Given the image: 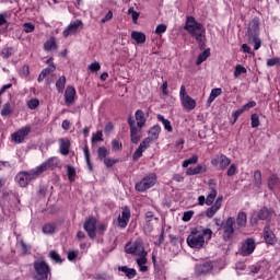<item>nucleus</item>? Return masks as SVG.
I'll return each instance as SVG.
<instances>
[{"label":"nucleus","instance_id":"51","mask_svg":"<svg viewBox=\"0 0 280 280\" xmlns=\"http://www.w3.org/2000/svg\"><path fill=\"white\" fill-rule=\"evenodd\" d=\"M259 115L253 114L252 115V128H259Z\"/></svg>","mask_w":280,"mask_h":280},{"label":"nucleus","instance_id":"17","mask_svg":"<svg viewBox=\"0 0 280 280\" xmlns=\"http://www.w3.org/2000/svg\"><path fill=\"white\" fill-rule=\"evenodd\" d=\"M83 23L82 20H75L71 22L62 32L63 37L68 38V36H73V34H78V30L82 27Z\"/></svg>","mask_w":280,"mask_h":280},{"label":"nucleus","instance_id":"2","mask_svg":"<svg viewBox=\"0 0 280 280\" xmlns=\"http://www.w3.org/2000/svg\"><path fill=\"white\" fill-rule=\"evenodd\" d=\"M184 30L188 32L197 43H205V34H207V30H205V25L196 21V18L187 16Z\"/></svg>","mask_w":280,"mask_h":280},{"label":"nucleus","instance_id":"60","mask_svg":"<svg viewBox=\"0 0 280 280\" xmlns=\"http://www.w3.org/2000/svg\"><path fill=\"white\" fill-rule=\"evenodd\" d=\"M191 218H194V211L190 210V211L184 212L182 220L184 222H189V220H191Z\"/></svg>","mask_w":280,"mask_h":280},{"label":"nucleus","instance_id":"1","mask_svg":"<svg viewBox=\"0 0 280 280\" xmlns=\"http://www.w3.org/2000/svg\"><path fill=\"white\" fill-rule=\"evenodd\" d=\"M212 235L213 231L209 228H195L187 236L186 242L190 248L201 250V248H205V246H207V241L211 240Z\"/></svg>","mask_w":280,"mask_h":280},{"label":"nucleus","instance_id":"18","mask_svg":"<svg viewBox=\"0 0 280 280\" xmlns=\"http://www.w3.org/2000/svg\"><path fill=\"white\" fill-rule=\"evenodd\" d=\"M97 226V220H95V218L91 217L90 219H86L83 228L84 231H86L89 237H91L92 240L95 237V231Z\"/></svg>","mask_w":280,"mask_h":280},{"label":"nucleus","instance_id":"62","mask_svg":"<svg viewBox=\"0 0 280 280\" xmlns=\"http://www.w3.org/2000/svg\"><path fill=\"white\" fill-rule=\"evenodd\" d=\"M0 56H2V58H9L12 56V49L10 48H3Z\"/></svg>","mask_w":280,"mask_h":280},{"label":"nucleus","instance_id":"21","mask_svg":"<svg viewBox=\"0 0 280 280\" xmlns=\"http://www.w3.org/2000/svg\"><path fill=\"white\" fill-rule=\"evenodd\" d=\"M58 143H59V152L62 154V156H67V154H69V150L71 148V140L60 138L58 140Z\"/></svg>","mask_w":280,"mask_h":280},{"label":"nucleus","instance_id":"36","mask_svg":"<svg viewBox=\"0 0 280 280\" xmlns=\"http://www.w3.org/2000/svg\"><path fill=\"white\" fill-rule=\"evenodd\" d=\"M222 95V89L215 88L211 90L210 96L208 98V104H213L215 97H220Z\"/></svg>","mask_w":280,"mask_h":280},{"label":"nucleus","instance_id":"40","mask_svg":"<svg viewBox=\"0 0 280 280\" xmlns=\"http://www.w3.org/2000/svg\"><path fill=\"white\" fill-rule=\"evenodd\" d=\"M97 154H98L100 161H104V159H106V156H108V154H110V151L108 149H106L105 147H101L97 150Z\"/></svg>","mask_w":280,"mask_h":280},{"label":"nucleus","instance_id":"22","mask_svg":"<svg viewBox=\"0 0 280 280\" xmlns=\"http://www.w3.org/2000/svg\"><path fill=\"white\" fill-rule=\"evenodd\" d=\"M211 270H213V265L207 261L196 265L195 272L196 275H207V272H211Z\"/></svg>","mask_w":280,"mask_h":280},{"label":"nucleus","instance_id":"56","mask_svg":"<svg viewBox=\"0 0 280 280\" xmlns=\"http://www.w3.org/2000/svg\"><path fill=\"white\" fill-rule=\"evenodd\" d=\"M276 65H280V58L275 57L267 60V67H275Z\"/></svg>","mask_w":280,"mask_h":280},{"label":"nucleus","instance_id":"64","mask_svg":"<svg viewBox=\"0 0 280 280\" xmlns=\"http://www.w3.org/2000/svg\"><path fill=\"white\" fill-rule=\"evenodd\" d=\"M83 152H84V156H85V161L88 163L89 170H93V166L91 165V160L89 159V149L83 148Z\"/></svg>","mask_w":280,"mask_h":280},{"label":"nucleus","instance_id":"31","mask_svg":"<svg viewBox=\"0 0 280 280\" xmlns=\"http://www.w3.org/2000/svg\"><path fill=\"white\" fill-rule=\"evenodd\" d=\"M56 49H58V44H56V38L51 37L44 43L45 51H54Z\"/></svg>","mask_w":280,"mask_h":280},{"label":"nucleus","instance_id":"47","mask_svg":"<svg viewBox=\"0 0 280 280\" xmlns=\"http://www.w3.org/2000/svg\"><path fill=\"white\" fill-rule=\"evenodd\" d=\"M268 215H270V210H268V208L260 209L258 213L259 220H267Z\"/></svg>","mask_w":280,"mask_h":280},{"label":"nucleus","instance_id":"55","mask_svg":"<svg viewBox=\"0 0 280 280\" xmlns=\"http://www.w3.org/2000/svg\"><path fill=\"white\" fill-rule=\"evenodd\" d=\"M167 32V25L159 24L155 28V34H165Z\"/></svg>","mask_w":280,"mask_h":280},{"label":"nucleus","instance_id":"58","mask_svg":"<svg viewBox=\"0 0 280 280\" xmlns=\"http://www.w3.org/2000/svg\"><path fill=\"white\" fill-rule=\"evenodd\" d=\"M103 137L104 135L102 133V131H96L92 135V141H104Z\"/></svg>","mask_w":280,"mask_h":280},{"label":"nucleus","instance_id":"61","mask_svg":"<svg viewBox=\"0 0 280 280\" xmlns=\"http://www.w3.org/2000/svg\"><path fill=\"white\" fill-rule=\"evenodd\" d=\"M20 74L23 78H27V75H30V66H23L22 69L20 70Z\"/></svg>","mask_w":280,"mask_h":280},{"label":"nucleus","instance_id":"59","mask_svg":"<svg viewBox=\"0 0 280 280\" xmlns=\"http://www.w3.org/2000/svg\"><path fill=\"white\" fill-rule=\"evenodd\" d=\"M257 106V102L249 101L247 104L243 105V110H250V108H255Z\"/></svg>","mask_w":280,"mask_h":280},{"label":"nucleus","instance_id":"16","mask_svg":"<svg viewBox=\"0 0 280 280\" xmlns=\"http://www.w3.org/2000/svg\"><path fill=\"white\" fill-rule=\"evenodd\" d=\"M128 124H129V128H130L131 141L133 143H139V141H141V129L139 130L137 128V125L135 124V118H132V117L128 118Z\"/></svg>","mask_w":280,"mask_h":280},{"label":"nucleus","instance_id":"45","mask_svg":"<svg viewBox=\"0 0 280 280\" xmlns=\"http://www.w3.org/2000/svg\"><path fill=\"white\" fill-rule=\"evenodd\" d=\"M67 174L70 183H73L75 180V168L73 166L67 167Z\"/></svg>","mask_w":280,"mask_h":280},{"label":"nucleus","instance_id":"20","mask_svg":"<svg viewBox=\"0 0 280 280\" xmlns=\"http://www.w3.org/2000/svg\"><path fill=\"white\" fill-rule=\"evenodd\" d=\"M65 102L67 106H71L75 102V88L68 85L65 92Z\"/></svg>","mask_w":280,"mask_h":280},{"label":"nucleus","instance_id":"19","mask_svg":"<svg viewBox=\"0 0 280 280\" xmlns=\"http://www.w3.org/2000/svg\"><path fill=\"white\" fill-rule=\"evenodd\" d=\"M224 200V196L220 195L215 202L207 209L206 211V215L207 218H213L215 215V213H218L220 211V209H222V202Z\"/></svg>","mask_w":280,"mask_h":280},{"label":"nucleus","instance_id":"41","mask_svg":"<svg viewBox=\"0 0 280 280\" xmlns=\"http://www.w3.org/2000/svg\"><path fill=\"white\" fill-rule=\"evenodd\" d=\"M198 163V155L194 154L190 159L183 162V167H189V165H196Z\"/></svg>","mask_w":280,"mask_h":280},{"label":"nucleus","instance_id":"11","mask_svg":"<svg viewBox=\"0 0 280 280\" xmlns=\"http://www.w3.org/2000/svg\"><path fill=\"white\" fill-rule=\"evenodd\" d=\"M60 165V160L57 156L49 158L45 162H43L39 166L36 167L37 172L43 174L44 172H47V170H51L54 167H58Z\"/></svg>","mask_w":280,"mask_h":280},{"label":"nucleus","instance_id":"28","mask_svg":"<svg viewBox=\"0 0 280 280\" xmlns=\"http://www.w3.org/2000/svg\"><path fill=\"white\" fill-rule=\"evenodd\" d=\"M247 222H248V218L246 215V212H238L236 217L237 229H246Z\"/></svg>","mask_w":280,"mask_h":280},{"label":"nucleus","instance_id":"46","mask_svg":"<svg viewBox=\"0 0 280 280\" xmlns=\"http://www.w3.org/2000/svg\"><path fill=\"white\" fill-rule=\"evenodd\" d=\"M103 163H104L105 167H113V165L119 163V160L106 158L103 160Z\"/></svg>","mask_w":280,"mask_h":280},{"label":"nucleus","instance_id":"29","mask_svg":"<svg viewBox=\"0 0 280 280\" xmlns=\"http://www.w3.org/2000/svg\"><path fill=\"white\" fill-rule=\"evenodd\" d=\"M118 270L124 272L127 279H135L137 277V270L132 268H128V266L119 267Z\"/></svg>","mask_w":280,"mask_h":280},{"label":"nucleus","instance_id":"23","mask_svg":"<svg viewBox=\"0 0 280 280\" xmlns=\"http://www.w3.org/2000/svg\"><path fill=\"white\" fill-rule=\"evenodd\" d=\"M207 172V164H198L195 167H189L186 171L187 176H196L198 174H205Z\"/></svg>","mask_w":280,"mask_h":280},{"label":"nucleus","instance_id":"32","mask_svg":"<svg viewBox=\"0 0 280 280\" xmlns=\"http://www.w3.org/2000/svg\"><path fill=\"white\" fill-rule=\"evenodd\" d=\"M54 62V58H49L46 61V65H48L47 68H45L44 70H42V73L47 78V75H49L50 73H54V71H56V66L52 63Z\"/></svg>","mask_w":280,"mask_h":280},{"label":"nucleus","instance_id":"12","mask_svg":"<svg viewBox=\"0 0 280 280\" xmlns=\"http://www.w3.org/2000/svg\"><path fill=\"white\" fill-rule=\"evenodd\" d=\"M30 132H32V128L30 126L22 127L11 135V139L14 143H23L25 141V137H27Z\"/></svg>","mask_w":280,"mask_h":280},{"label":"nucleus","instance_id":"13","mask_svg":"<svg viewBox=\"0 0 280 280\" xmlns=\"http://www.w3.org/2000/svg\"><path fill=\"white\" fill-rule=\"evenodd\" d=\"M153 143L154 141L150 140V138H144L133 153V161H139L148 148H150Z\"/></svg>","mask_w":280,"mask_h":280},{"label":"nucleus","instance_id":"3","mask_svg":"<svg viewBox=\"0 0 280 280\" xmlns=\"http://www.w3.org/2000/svg\"><path fill=\"white\" fill-rule=\"evenodd\" d=\"M247 37L249 45H254V49L257 51L261 47V39L259 38V19L255 18L249 22Z\"/></svg>","mask_w":280,"mask_h":280},{"label":"nucleus","instance_id":"54","mask_svg":"<svg viewBox=\"0 0 280 280\" xmlns=\"http://www.w3.org/2000/svg\"><path fill=\"white\" fill-rule=\"evenodd\" d=\"M128 14H131L133 23H137V21H139V13L135 11V8H129Z\"/></svg>","mask_w":280,"mask_h":280},{"label":"nucleus","instance_id":"39","mask_svg":"<svg viewBox=\"0 0 280 280\" xmlns=\"http://www.w3.org/2000/svg\"><path fill=\"white\" fill-rule=\"evenodd\" d=\"M209 56H211V49H206L203 50L199 56H198V59H197V62L196 65H202V62H205V60H207V58H209Z\"/></svg>","mask_w":280,"mask_h":280},{"label":"nucleus","instance_id":"30","mask_svg":"<svg viewBox=\"0 0 280 280\" xmlns=\"http://www.w3.org/2000/svg\"><path fill=\"white\" fill-rule=\"evenodd\" d=\"M137 264L139 266L140 272H148V266L145 265L148 264V255L139 256V258H137Z\"/></svg>","mask_w":280,"mask_h":280},{"label":"nucleus","instance_id":"38","mask_svg":"<svg viewBox=\"0 0 280 280\" xmlns=\"http://www.w3.org/2000/svg\"><path fill=\"white\" fill-rule=\"evenodd\" d=\"M280 180H279V176L277 175H271L268 179V188L269 189H276V187L279 185Z\"/></svg>","mask_w":280,"mask_h":280},{"label":"nucleus","instance_id":"50","mask_svg":"<svg viewBox=\"0 0 280 280\" xmlns=\"http://www.w3.org/2000/svg\"><path fill=\"white\" fill-rule=\"evenodd\" d=\"M49 257L50 259H52V261H56V264H62V258H60V255H58V253L50 252Z\"/></svg>","mask_w":280,"mask_h":280},{"label":"nucleus","instance_id":"33","mask_svg":"<svg viewBox=\"0 0 280 280\" xmlns=\"http://www.w3.org/2000/svg\"><path fill=\"white\" fill-rule=\"evenodd\" d=\"M218 197V190L215 188H211L210 192L206 197L207 207H211L213 202H215V198Z\"/></svg>","mask_w":280,"mask_h":280},{"label":"nucleus","instance_id":"43","mask_svg":"<svg viewBox=\"0 0 280 280\" xmlns=\"http://www.w3.org/2000/svg\"><path fill=\"white\" fill-rule=\"evenodd\" d=\"M242 73H247L246 68L242 65H236L235 71H234V78H240Z\"/></svg>","mask_w":280,"mask_h":280},{"label":"nucleus","instance_id":"8","mask_svg":"<svg viewBox=\"0 0 280 280\" xmlns=\"http://www.w3.org/2000/svg\"><path fill=\"white\" fill-rule=\"evenodd\" d=\"M179 100L182 102L183 108H186V110H194V108H196V100L191 98V96L187 94V90L185 89V85L180 86Z\"/></svg>","mask_w":280,"mask_h":280},{"label":"nucleus","instance_id":"10","mask_svg":"<svg viewBox=\"0 0 280 280\" xmlns=\"http://www.w3.org/2000/svg\"><path fill=\"white\" fill-rule=\"evenodd\" d=\"M211 165L213 167H219L220 170H222V172H224V170H226V167H229V165H231V159H229L224 154H217L211 160Z\"/></svg>","mask_w":280,"mask_h":280},{"label":"nucleus","instance_id":"25","mask_svg":"<svg viewBox=\"0 0 280 280\" xmlns=\"http://www.w3.org/2000/svg\"><path fill=\"white\" fill-rule=\"evenodd\" d=\"M265 242L266 244H277V236L275 235L273 232L270 231L269 226L265 228V233H264Z\"/></svg>","mask_w":280,"mask_h":280},{"label":"nucleus","instance_id":"6","mask_svg":"<svg viewBox=\"0 0 280 280\" xmlns=\"http://www.w3.org/2000/svg\"><path fill=\"white\" fill-rule=\"evenodd\" d=\"M156 179L158 177L154 173L147 175L142 180L136 184V190L143 192L148 191V189H152V187L156 185Z\"/></svg>","mask_w":280,"mask_h":280},{"label":"nucleus","instance_id":"24","mask_svg":"<svg viewBox=\"0 0 280 280\" xmlns=\"http://www.w3.org/2000/svg\"><path fill=\"white\" fill-rule=\"evenodd\" d=\"M137 127L139 130H141L145 126V121H148V118H145V113L141 109L136 110L135 113Z\"/></svg>","mask_w":280,"mask_h":280},{"label":"nucleus","instance_id":"9","mask_svg":"<svg viewBox=\"0 0 280 280\" xmlns=\"http://www.w3.org/2000/svg\"><path fill=\"white\" fill-rule=\"evenodd\" d=\"M235 224V219L233 217H230L226 219L225 223L223 224V238L225 242H229L235 235V228L233 226Z\"/></svg>","mask_w":280,"mask_h":280},{"label":"nucleus","instance_id":"42","mask_svg":"<svg viewBox=\"0 0 280 280\" xmlns=\"http://www.w3.org/2000/svg\"><path fill=\"white\" fill-rule=\"evenodd\" d=\"M8 115H12V105L10 103H5L1 109L2 117H8Z\"/></svg>","mask_w":280,"mask_h":280},{"label":"nucleus","instance_id":"35","mask_svg":"<svg viewBox=\"0 0 280 280\" xmlns=\"http://www.w3.org/2000/svg\"><path fill=\"white\" fill-rule=\"evenodd\" d=\"M158 121H161L165 128V130H167V132H173L174 128L172 127V122L168 119H165V117L161 114L158 115Z\"/></svg>","mask_w":280,"mask_h":280},{"label":"nucleus","instance_id":"4","mask_svg":"<svg viewBox=\"0 0 280 280\" xmlns=\"http://www.w3.org/2000/svg\"><path fill=\"white\" fill-rule=\"evenodd\" d=\"M40 176V173H38V170L35 167L31 170L30 172H20L15 176V182L20 187H27L30 185L31 180H36Z\"/></svg>","mask_w":280,"mask_h":280},{"label":"nucleus","instance_id":"14","mask_svg":"<svg viewBox=\"0 0 280 280\" xmlns=\"http://www.w3.org/2000/svg\"><path fill=\"white\" fill-rule=\"evenodd\" d=\"M131 215L130 208H128V206L124 207L121 213L117 218L118 226L120 229H126L130 222Z\"/></svg>","mask_w":280,"mask_h":280},{"label":"nucleus","instance_id":"53","mask_svg":"<svg viewBox=\"0 0 280 280\" xmlns=\"http://www.w3.org/2000/svg\"><path fill=\"white\" fill-rule=\"evenodd\" d=\"M152 220H155L156 222H159V218H156V217L154 218V212L148 211L145 213V222L150 223V222H152Z\"/></svg>","mask_w":280,"mask_h":280},{"label":"nucleus","instance_id":"63","mask_svg":"<svg viewBox=\"0 0 280 280\" xmlns=\"http://www.w3.org/2000/svg\"><path fill=\"white\" fill-rule=\"evenodd\" d=\"M112 148L115 150V152L121 150V143H119V140L114 139L112 141Z\"/></svg>","mask_w":280,"mask_h":280},{"label":"nucleus","instance_id":"34","mask_svg":"<svg viewBox=\"0 0 280 280\" xmlns=\"http://www.w3.org/2000/svg\"><path fill=\"white\" fill-rule=\"evenodd\" d=\"M131 38H132V40H136V43H138V45H143V43H145V34H143L141 32L133 31L131 33Z\"/></svg>","mask_w":280,"mask_h":280},{"label":"nucleus","instance_id":"52","mask_svg":"<svg viewBox=\"0 0 280 280\" xmlns=\"http://www.w3.org/2000/svg\"><path fill=\"white\" fill-rule=\"evenodd\" d=\"M34 30H35L34 24H32V23H24V24H23V31H24L26 34H31V32H34Z\"/></svg>","mask_w":280,"mask_h":280},{"label":"nucleus","instance_id":"44","mask_svg":"<svg viewBox=\"0 0 280 280\" xmlns=\"http://www.w3.org/2000/svg\"><path fill=\"white\" fill-rule=\"evenodd\" d=\"M54 231H56V226H54V224H51V223H48L43 226V233L45 235H51V233H54Z\"/></svg>","mask_w":280,"mask_h":280},{"label":"nucleus","instance_id":"49","mask_svg":"<svg viewBox=\"0 0 280 280\" xmlns=\"http://www.w3.org/2000/svg\"><path fill=\"white\" fill-rule=\"evenodd\" d=\"M88 69L92 72V73H95L97 71H100V69H102V66H100V62H93V63H90L88 66Z\"/></svg>","mask_w":280,"mask_h":280},{"label":"nucleus","instance_id":"37","mask_svg":"<svg viewBox=\"0 0 280 280\" xmlns=\"http://www.w3.org/2000/svg\"><path fill=\"white\" fill-rule=\"evenodd\" d=\"M67 84V78L61 75L56 82V89L58 93H62L65 91V85Z\"/></svg>","mask_w":280,"mask_h":280},{"label":"nucleus","instance_id":"27","mask_svg":"<svg viewBox=\"0 0 280 280\" xmlns=\"http://www.w3.org/2000/svg\"><path fill=\"white\" fill-rule=\"evenodd\" d=\"M160 135H161V126L155 125L149 129V137L147 138H149L154 142V141H159Z\"/></svg>","mask_w":280,"mask_h":280},{"label":"nucleus","instance_id":"5","mask_svg":"<svg viewBox=\"0 0 280 280\" xmlns=\"http://www.w3.org/2000/svg\"><path fill=\"white\" fill-rule=\"evenodd\" d=\"M125 250L129 255H136V257L148 255V252H145V246L143 245V241L141 238H137L135 242L128 243L125 247Z\"/></svg>","mask_w":280,"mask_h":280},{"label":"nucleus","instance_id":"48","mask_svg":"<svg viewBox=\"0 0 280 280\" xmlns=\"http://www.w3.org/2000/svg\"><path fill=\"white\" fill-rule=\"evenodd\" d=\"M39 104L40 102L37 98H32L31 101L27 102V106L28 108H31V110L38 108Z\"/></svg>","mask_w":280,"mask_h":280},{"label":"nucleus","instance_id":"7","mask_svg":"<svg viewBox=\"0 0 280 280\" xmlns=\"http://www.w3.org/2000/svg\"><path fill=\"white\" fill-rule=\"evenodd\" d=\"M35 268V280H47L49 277V265L45 262L44 260H36L34 262Z\"/></svg>","mask_w":280,"mask_h":280},{"label":"nucleus","instance_id":"26","mask_svg":"<svg viewBox=\"0 0 280 280\" xmlns=\"http://www.w3.org/2000/svg\"><path fill=\"white\" fill-rule=\"evenodd\" d=\"M261 185H264V180L261 179V171L258 170L254 172L253 188L259 190Z\"/></svg>","mask_w":280,"mask_h":280},{"label":"nucleus","instance_id":"15","mask_svg":"<svg viewBox=\"0 0 280 280\" xmlns=\"http://www.w3.org/2000/svg\"><path fill=\"white\" fill-rule=\"evenodd\" d=\"M242 257H248V255H253L255 253V240L247 238L238 250Z\"/></svg>","mask_w":280,"mask_h":280},{"label":"nucleus","instance_id":"57","mask_svg":"<svg viewBox=\"0 0 280 280\" xmlns=\"http://www.w3.org/2000/svg\"><path fill=\"white\" fill-rule=\"evenodd\" d=\"M236 173H237V165L231 164L226 172L228 176H235Z\"/></svg>","mask_w":280,"mask_h":280}]
</instances>
